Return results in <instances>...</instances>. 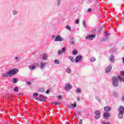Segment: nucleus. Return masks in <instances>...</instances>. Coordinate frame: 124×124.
Wrapping results in <instances>:
<instances>
[{"label": "nucleus", "instance_id": "obj_1", "mask_svg": "<svg viewBox=\"0 0 124 124\" xmlns=\"http://www.w3.org/2000/svg\"><path fill=\"white\" fill-rule=\"evenodd\" d=\"M19 72L16 68H14L12 70H10L9 72H6L5 73L2 75V77H12L13 75H16L17 73Z\"/></svg>", "mask_w": 124, "mask_h": 124}, {"label": "nucleus", "instance_id": "obj_2", "mask_svg": "<svg viewBox=\"0 0 124 124\" xmlns=\"http://www.w3.org/2000/svg\"><path fill=\"white\" fill-rule=\"evenodd\" d=\"M119 76L118 77H117L116 76H113L112 78V84L113 87L114 88H117L118 87V85H119Z\"/></svg>", "mask_w": 124, "mask_h": 124}, {"label": "nucleus", "instance_id": "obj_3", "mask_svg": "<svg viewBox=\"0 0 124 124\" xmlns=\"http://www.w3.org/2000/svg\"><path fill=\"white\" fill-rule=\"evenodd\" d=\"M95 34H89L85 38L86 39H89V40H93V39L95 38Z\"/></svg>", "mask_w": 124, "mask_h": 124}, {"label": "nucleus", "instance_id": "obj_4", "mask_svg": "<svg viewBox=\"0 0 124 124\" xmlns=\"http://www.w3.org/2000/svg\"><path fill=\"white\" fill-rule=\"evenodd\" d=\"M82 59L83 57L81 56V55H79L76 57V59H75V62L77 63L80 62L82 61Z\"/></svg>", "mask_w": 124, "mask_h": 124}, {"label": "nucleus", "instance_id": "obj_5", "mask_svg": "<svg viewBox=\"0 0 124 124\" xmlns=\"http://www.w3.org/2000/svg\"><path fill=\"white\" fill-rule=\"evenodd\" d=\"M64 40V39L63 38H62L60 35H57L56 36L55 38V41H60L62 42Z\"/></svg>", "mask_w": 124, "mask_h": 124}, {"label": "nucleus", "instance_id": "obj_6", "mask_svg": "<svg viewBox=\"0 0 124 124\" xmlns=\"http://www.w3.org/2000/svg\"><path fill=\"white\" fill-rule=\"evenodd\" d=\"M103 118L105 120H108L110 118V113L108 112H105L103 114Z\"/></svg>", "mask_w": 124, "mask_h": 124}, {"label": "nucleus", "instance_id": "obj_7", "mask_svg": "<svg viewBox=\"0 0 124 124\" xmlns=\"http://www.w3.org/2000/svg\"><path fill=\"white\" fill-rule=\"evenodd\" d=\"M112 69V65H109L108 66L106 69V73H109L110 71H111V70Z\"/></svg>", "mask_w": 124, "mask_h": 124}, {"label": "nucleus", "instance_id": "obj_8", "mask_svg": "<svg viewBox=\"0 0 124 124\" xmlns=\"http://www.w3.org/2000/svg\"><path fill=\"white\" fill-rule=\"evenodd\" d=\"M104 110L105 112H110L111 111V108L109 106H106L104 108Z\"/></svg>", "mask_w": 124, "mask_h": 124}, {"label": "nucleus", "instance_id": "obj_9", "mask_svg": "<svg viewBox=\"0 0 124 124\" xmlns=\"http://www.w3.org/2000/svg\"><path fill=\"white\" fill-rule=\"evenodd\" d=\"M47 64L46 62H42L40 63V67L41 69H43L44 68V66H45Z\"/></svg>", "mask_w": 124, "mask_h": 124}, {"label": "nucleus", "instance_id": "obj_10", "mask_svg": "<svg viewBox=\"0 0 124 124\" xmlns=\"http://www.w3.org/2000/svg\"><path fill=\"white\" fill-rule=\"evenodd\" d=\"M65 51H66V48L65 47H63L61 51V50L58 51V55H61L63 53H64Z\"/></svg>", "mask_w": 124, "mask_h": 124}, {"label": "nucleus", "instance_id": "obj_11", "mask_svg": "<svg viewBox=\"0 0 124 124\" xmlns=\"http://www.w3.org/2000/svg\"><path fill=\"white\" fill-rule=\"evenodd\" d=\"M70 89H72V87H71L70 84L65 85V89L66 91H68V90H70Z\"/></svg>", "mask_w": 124, "mask_h": 124}, {"label": "nucleus", "instance_id": "obj_12", "mask_svg": "<svg viewBox=\"0 0 124 124\" xmlns=\"http://www.w3.org/2000/svg\"><path fill=\"white\" fill-rule=\"evenodd\" d=\"M109 61L113 62H115V57H114V55H111L109 57Z\"/></svg>", "mask_w": 124, "mask_h": 124}, {"label": "nucleus", "instance_id": "obj_13", "mask_svg": "<svg viewBox=\"0 0 124 124\" xmlns=\"http://www.w3.org/2000/svg\"><path fill=\"white\" fill-rule=\"evenodd\" d=\"M119 111L120 113H122L123 114L124 113V107H123V106H121L119 108Z\"/></svg>", "mask_w": 124, "mask_h": 124}, {"label": "nucleus", "instance_id": "obj_14", "mask_svg": "<svg viewBox=\"0 0 124 124\" xmlns=\"http://www.w3.org/2000/svg\"><path fill=\"white\" fill-rule=\"evenodd\" d=\"M67 107H69V108H72V107L73 108H75L77 107V105H76V104H72L70 106H67Z\"/></svg>", "mask_w": 124, "mask_h": 124}, {"label": "nucleus", "instance_id": "obj_15", "mask_svg": "<svg viewBox=\"0 0 124 124\" xmlns=\"http://www.w3.org/2000/svg\"><path fill=\"white\" fill-rule=\"evenodd\" d=\"M48 57V56H47V55L46 54H44L43 57H42V59L44 61H46V60H47V58Z\"/></svg>", "mask_w": 124, "mask_h": 124}, {"label": "nucleus", "instance_id": "obj_16", "mask_svg": "<svg viewBox=\"0 0 124 124\" xmlns=\"http://www.w3.org/2000/svg\"><path fill=\"white\" fill-rule=\"evenodd\" d=\"M118 118H119V119H123V118H124V113L119 112L118 113Z\"/></svg>", "mask_w": 124, "mask_h": 124}, {"label": "nucleus", "instance_id": "obj_17", "mask_svg": "<svg viewBox=\"0 0 124 124\" xmlns=\"http://www.w3.org/2000/svg\"><path fill=\"white\" fill-rule=\"evenodd\" d=\"M30 69H31V70H33L34 69H35V65L32 64L29 66Z\"/></svg>", "mask_w": 124, "mask_h": 124}, {"label": "nucleus", "instance_id": "obj_18", "mask_svg": "<svg viewBox=\"0 0 124 124\" xmlns=\"http://www.w3.org/2000/svg\"><path fill=\"white\" fill-rule=\"evenodd\" d=\"M45 91V89L43 88H40L38 89V92H40L41 93H44Z\"/></svg>", "mask_w": 124, "mask_h": 124}, {"label": "nucleus", "instance_id": "obj_19", "mask_svg": "<svg viewBox=\"0 0 124 124\" xmlns=\"http://www.w3.org/2000/svg\"><path fill=\"white\" fill-rule=\"evenodd\" d=\"M68 59L69 60H70L71 62H74V58H73V57L70 56L68 57Z\"/></svg>", "mask_w": 124, "mask_h": 124}, {"label": "nucleus", "instance_id": "obj_20", "mask_svg": "<svg viewBox=\"0 0 124 124\" xmlns=\"http://www.w3.org/2000/svg\"><path fill=\"white\" fill-rule=\"evenodd\" d=\"M18 82V78H14L13 79V83L14 84H16V83H17Z\"/></svg>", "mask_w": 124, "mask_h": 124}, {"label": "nucleus", "instance_id": "obj_21", "mask_svg": "<svg viewBox=\"0 0 124 124\" xmlns=\"http://www.w3.org/2000/svg\"><path fill=\"white\" fill-rule=\"evenodd\" d=\"M66 72L69 74L71 73V69H70V68L68 67L66 70Z\"/></svg>", "mask_w": 124, "mask_h": 124}, {"label": "nucleus", "instance_id": "obj_22", "mask_svg": "<svg viewBox=\"0 0 124 124\" xmlns=\"http://www.w3.org/2000/svg\"><path fill=\"white\" fill-rule=\"evenodd\" d=\"M54 62L55 64H60V61H59L58 60H55Z\"/></svg>", "mask_w": 124, "mask_h": 124}, {"label": "nucleus", "instance_id": "obj_23", "mask_svg": "<svg viewBox=\"0 0 124 124\" xmlns=\"http://www.w3.org/2000/svg\"><path fill=\"white\" fill-rule=\"evenodd\" d=\"M95 115H100V111L99 110H96L94 111Z\"/></svg>", "mask_w": 124, "mask_h": 124}, {"label": "nucleus", "instance_id": "obj_24", "mask_svg": "<svg viewBox=\"0 0 124 124\" xmlns=\"http://www.w3.org/2000/svg\"><path fill=\"white\" fill-rule=\"evenodd\" d=\"M107 40V38L103 37L101 39V42H104V41H106Z\"/></svg>", "mask_w": 124, "mask_h": 124}, {"label": "nucleus", "instance_id": "obj_25", "mask_svg": "<svg viewBox=\"0 0 124 124\" xmlns=\"http://www.w3.org/2000/svg\"><path fill=\"white\" fill-rule=\"evenodd\" d=\"M118 78L120 81H123L124 82V77L119 76Z\"/></svg>", "mask_w": 124, "mask_h": 124}, {"label": "nucleus", "instance_id": "obj_26", "mask_svg": "<svg viewBox=\"0 0 124 124\" xmlns=\"http://www.w3.org/2000/svg\"><path fill=\"white\" fill-rule=\"evenodd\" d=\"M14 92H15L16 93H17L18 92H19V89L18 88V87H16L14 88Z\"/></svg>", "mask_w": 124, "mask_h": 124}, {"label": "nucleus", "instance_id": "obj_27", "mask_svg": "<svg viewBox=\"0 0 124 124\" xmlns=\"http://www.w3.org/2000/svg\"><path fill=\"white\" fill-rule=\"evenodd\" d=\"M52 104H55V105H61L62 104L59 102H54L52 103Z\"/></svg>", "mask_w": 124, "mask_h": 124}, {"label": "nucleus", "instance_id": "obj_28", "mask_svg": "<svg viewBox=\"0 0 124 124\" xmlns=\"http://www.w3.org/2000/svg\"><path fill=\"white\" fill-rule=\"evenodd\" d=\"M81 92V89H80L79 88H78L76 90V93H80Z\"/></svg>", "mask_w": 124, "mask_h": 124}, {"label": "nucleus", "instance_id": "obj_29", "mask_svg": "<svg viewBox=\"0 0 124 124\" xmlns=\"http://www.w3.org/2000/svg\"><path fill=\"white\" fill-rule=\"evenodd\" d=\"M39 96L41 98H43L44 99H47V97L45 96L42 94H41L39 95Z\"/></svg>", "mask_w": 124, "mask_h": 124}, {"label": "nucleus", "instance_id": "obj_30", "mask_svg": "<svg viewBox=\"0 0 124 124\" xmlns=\"http://www.w3.org/2000/svg\"><path fill=\"white\" fill-rule=\"evenodd\" d=\"M95 99H97V100L99 102H100L101 101V99H100V97H98L97 96H95Z\"/></svg>", "mask_w": 124, "mask_h": 124}, {"label": "nucleus", "instance_id": "obj_31", "mask_svg": "<svg viewBox=\"0 0 124 124\" xmlns=\"http://www.w3.org/2000/svg\"><path fill=\"white\" fill-rule=\"evenodd\" d=\"M78 53V51H77V50L75 49L73 51V55H77Z\"/></svg>", "mask_w": 124, "mask_h": 124}, {"label": "nucleus", "instance_id": "obj_32", "mask_svg": "<svg viewBox=\"0 0 124 124\" xmlns=\"http://www.w3.org/2000/svg\"><path fill=\"white\" fill-rule=\"evenodd\" d=\"M100 118V115H95V120H98V119Z\"/></svg>", "mask_w": 124, "mask_h": 124}, {"label": "nucleus", "instance_id": "obj_33", "mask_svg": "<svg viewBox=\"0 0 124 124\" xmlns=\"http://www.w3.org/2000/svg\"><path fill=\"white\" fill-rule=\"evenodd\" d=\"M95 58L92 57L90 60V62H95Z\"/></svg>", "mask_w": 124, "mask_h": 124}, {"label": "nucleus", "instance_id": "obj_34", "mask_svg": "<svg viewBox=\"0 0 124 124\" xmlns=\"http://www.w3.org/2000/svg\"><path fill=\"white\" fill-rule=\"evenodd\" d=\"M60 4H61V0H57L56 5H57V6H59Z\"/></svg>", "mask_w": 124, "mask_h": 124}, {"label": "nucleus", "instance_id": "obj_35", "mask_svg": "<svg viewBox=\"0 0 124 124\" xmlns=\"http://www.w3.org/2000/svg\"><path fill=\"white\" fill-rule=\"evenodd\" d=\"M66 29H67V30H68L69 31H71V27H70L69 26L67 25L66 26Z\"/></svg>", "mask_w": 124, "mask_h": 124}, {"label": "nucleus", "instance_id": "obj_36", "mask_svg": "<svg viewBox=\"0 0 124 124\" xmlns=\"http://www.w3.org/2000/svg\"><path fill=\"white\" fill-rule=\"evenodd\" d=\"M71 43L72 44H74V43H75V40H74V38L71 39Z\"/></svg>", "mask_w": 124, "mask_h": 124}, {"label": "nucleus", "instance_id": "obj_37", "mask_svg": "<svg viewBox=\"0 0 124 124\" xmlns=\"http://www.w3.org/2000/svg\"><path fill=\"white\" fill-rule=\"evenodd\" d=\"M83 25L84 28H87V25H86V21L84 20L83 22Z\"/></svg>", "mask_w": 124, "mask_h": 124}, {"label": "nucleus", "instance_id": "obj_38", "mask_svg": "<svg viewBox=\"0 0 124 124\" xmlns=\"http://www.w3.org/2000/svg\"><path fill=\"white\" fill-rule=\"evenodd\" d=\"M17 13H18L17 12H16L15 10H13V14H14V15H16V14H17Z\"/></svg>", "mask_w": 124, "mask_h": 124}, {"label": "nucleus", "instance_id": "obj_39", "mask_svg": "<svg viewBox=\"0 0 124 124\" xmlns=\"http://www.w3.org/2000/svg\"><path fill=\"white\" fill-rule=\"evenodd\" d=\"M15 59L16 62H19V61H20V59L18 57H15Z\"/></svg>", "mask_w": 124, "mask_h": 124}, {"label": "nucleus", "instance_id": "obj_40", "mask_svg": "<svg viewBox=\"0 0 124 124\" xmlns=\"http://www.w3.org/2000/svg\"><path fill=\"white\" fill-rule=\"evenodd\" d=\"M121 76H120V77H124V71L121 72Z\"/></svg>", "mask_w": 124, "mask_h": 124}, {"label": "nucleus", "instance_id": "obj_41", "mask_svg": "<svg viewBox=\"0 0 124 124\" xmlns=\"http://www.w3.org/2000/svg\"><path fill=\"white\" fill-rule=\"evenodd\" d=\"M33 96H36V97L38 96V93H34L33 94Z\"/></svg>", "mask_w": 124, "mask_h": 124}, {"label": "nucleus", "instance_id": "obj_42", "mask_svg": "<svg viewBox=\"0 0 124 124\" xmlns=\"http://www.w3.org/2000/svg\"><path fill=\"white\" fill-rule=\"evenodd\" d=\"M5 96L6 98L8 97L9 98V99H11V96H10L9 94H7Z\"/></svg>", "mask_w": 124, "mask_h": 124}, {"label": "nucleus", "instance_id": "obj_43", "mask_svg": "<svg viewBox=\"0 0 124 124\" xmlns=\"http://www.w3.org/2000/svg\"><path fill=\"white\" fill-rule=\"evenodd\" d=\"M113 96H115V97H118V94L116 93H113Z\"/></svg>", "mask_w": 124, "mask_h": 124}, {"label": "nucleus", "instance_id": "obj_44", "mask_svg": "<svg viewBox=\"0 0 124 124\" xmlns=\"http://www.w3.org/2000/svg\"><path fill=\"white\" fill-rule=\"evenodd\" d=\"M35 99L36 100H37V101H41V99H40V98H35Z\"/></svg>", "mask_w": 124, "mask_h": 124}, {"label": "nucleus", "instance_id": "obj_45", "mask_svg": "<svg viewBox=\"0 0 124 124\" xmlns=\"http://www.w3.org/2000/svg\"><path fill=\"white\" fill-rule=\"evenodd\" d=\"M83 120H82V119H80V120H79V124H83Z\"/></svg>", "mask_w": 124, "mask_h": 124}, {"label": "nucleus", "instance_id": "obj_46", "mask_svg": "<svg viewBox=\"0 0 124 124\" xmlns=\"http://www.w3.org/2000/svg\"><path fill=\"white\" fill-rule=\"evenodd\" d=\"M105 34H106L107 36H108V35H109V33H108V32H107V31H105Z\"/></svg>", "mask_w": 124, "mask_h": 124}, {"label": "nucleus", "instance_id": "obj_47", "mask_svg": "<svg viewBox=\"0 0 124 124\" xmlns=\"http://www.w3.org/2000/svg\"><path fill=\"white\" fill-rule=\"evenodd\" d=\"M76 24H79V19H77L75 22Z\"/></svg>", "mask_w": 124, "mask_h": 124}, {"label": "nucleus", "instance_id": "obj_48", "mask_svg": "<svg viewBox=\"0 0 124 124\" xmlns=\"http://www.w3.org/2000/svg\"><path fill=\"white\" fill-rule=\"evenodd\" d=\"M26 83H27V85H30L31 84V82H29V81H27L26 82Z\"/></svg>", "mask_w": 124, "mask_h": 124}, {"label": "nucleus", "instance_id": "obj_49", "mask_svg": "<svg viewBox=\"0 0 124 124\" xmlns=\"http://www.w3.org/2000/svg\"><path fill=\"white\" fill-rule=\"evenodd\" d=\"M88 12H92V9L89 8L88 9Z\"/></svg>", "mask_w": 124, "mask_h": 124}, {"label": "nucleus", "instance_id": "obj_50", "mask_svg": "<svg viewBox=\"0 0 124 124\" xmlns=\"http://www.w3.org/2000/svg\"><path fill=\"white\" fill-rule=\"evenodd\" d=\"M58 98H59V99H62V96L61 95H58L57 96Z\"/></svg>", "mask_w": 124, "mask_h": 124}, {"label": "nucleus", "instance_id": "obj_51", "mask_svg": "<svg viewBox=\"0 0 124 124\" xmlns=\"http://www.w3.org/2000/svg\"><path fill=\"white\" fill-rule=\"evenodd\" d=\"M77 113L78 115H80V114H81V111L80 110H78Z\"/></svg>", "mask_w": 124, "mask_h": 124}, {"label": "nucleus", "instance_id": "obj_52", "mask_svg": "<svg viewBox=\"0 0 124 124\" xmlns=\"http://www.w3.org/2000/svg\"><path fill=\"white\" fill-rule=\"evenodd\" d=\"M41 101V102H45V101H46L45 100H43L42 99H41V101Z\"/></svg>", "mask_w": 124, "mask_h": 124}, {"label": "nucleus", "instance_id": "obj_53", "mask_svg": "<svg viewBox=\"0 0 124 124\" xmlns=\"http://www.w3.org/2000/svg\"><path fill=\"white\" fill-rule=\"evenodd\" d=\"M78 101H80V97H77Z\"/></svg>", "mask_w": 124, "mask_h": 124}, {"label": "nucleus", "instance_id": "obj_54", "mask_svg": "<svg viewBox=\"0 0 124 124\" xmlns=\"http://www.w3.org/2000/svg\"><path fill=\"white\" fill-rule=\"evenodd\" d=\"M52 39H54V38H56V36L53 35L52 37Z\"/></svg>", "mask_w": 124, "mask_h": 124}, {"label": "nucleus", "instance_id": "obj_55", "mask_svg": "<svg viewBox=\"0 0 124 124\" xmlns=\"http://www.w3.org/2000/svg\"><path fill=\"white\" fill-rule=\"evenodd\" d=\"M46 93H50V91L47 90L46 92Z\"/></svg>", "mask_w": 124, "mask_h": 124}, {"label": "nucleus", "instance_id": "obj_56", "mask_svg": "<svg viewBox=\"0 0 124 124\" xmlns=\"http://www.w3.org/2000/svg\"><path fill=\"white\" fill-rule=\"evenodd\" d=\"M122 100L123 101H124V96L122 97Z\"/></svg>", "mask_w": 124, "mask_h": 124}, {"label": "nucleus", "instance_id": "obj_57", "mask_svg": "<svg viewBox=\"0 0 124 124\" xmlns=\"http://www.w3.org/2000/svg\"><path fill=\"white\" fill-rule=\"evenodd\" d=\"M122 60H123V63H124V58H123Z\"/></svg>", "mask_w": 124, "mask_h": 124}, {"label": "nucleus", "instance_id": "obj_58", "mask_svg": "<svg viewBox=\"0 0 124 124\" xmlns=\"http://www.w3.org/2000/svg\"><path fill=\"white\" fill-rule=\"evenodd\" d=\"M75 118H77V115H75Z\"/></svg>", "mask_w": 124, "mask_h": 124}]
</instances>
